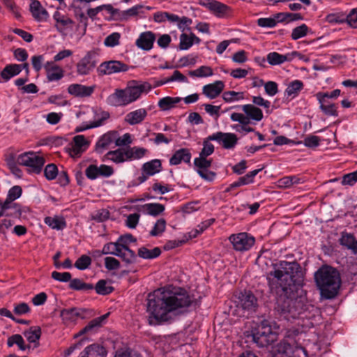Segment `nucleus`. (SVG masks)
Masks as SVG:
<instances>
[{
    "mask_svg": "<svg viewBox=\"0 0 357 357\" xmlns=\"http://www.w3.org/2000/svg\"><path fill=\"white\" fill-rule=\"evenodd\" d=\"M266 279L276 295L275 310L280 319H294L307 310L306 291L303 288L304 276L298 262L280 261L273 264Z\"/></svg>",
    "mask_w": 357,
    "mask_h": 357,
    "instance_id": "f257e3e1",
    "label": "nucleus"
},
{
    "mask_svg": "<svg viewBox=\"0 0 357 357\" xmlns=\"http://www.w3.org/2000/svg\"><path fill=\"white\" fill-rule=\"evenodd\" d=\"M192 303V298L183 288H174L170 291L158 289L148 296V323L156 326L167 321L171 319L170 312L190 307Z\"/></svg>",
    "mask_w": 357,
    "mask_h": 357,
    "instance_id": "f03ea898",
    "label": "nucleus"
},
{
    "mask_svg": "<svg viewBox=\"0 0 357 357\" xmlns=\"http://www.w3.org/2000/svg\"><path fill=\"white\" fill-rule=\"evenodd\" d=\"M314 277L321 298L333 299L338 294L341 278L336 268L324 265L314 273Z\"/></svg>",
    "mask_w": 357,
    "mask_h": 357,
    "instance_id": "7ed1b4c3",
    "label": "nucleus"
},
{
    "mask_svg": "<svg viewBox=\"0 0 357 357\" xmlns=\"http://www.w3.org/2000/svg\"><path fill=\"white\" fill-rule=\"evenodd\" d=\"M17 162L20 165L26 167L29 173L38 174L42 172L45 160L37 153L29 151L18 155Z\"/></svg>",
    "mask_w": 357,
    "mask_h": 357,
    "instance_id": "20e7f679",
    "label": "nucleus"
},
{
    "mask_svg": "<svg viewBox=\"0 0 357 357\" xmlns=\"http://www.w3.org/2000/svg\"><path fill=\"white\" fill-rule=\"evenodd\" d=\"M251 338L259 347H266L276 340L277 335L271 328H255L252 331Z\"/></svg>",
    "mask_w": 357,
    "mask_h": 357,
    "instance_id": "39448f33",
    "label": "nucleus"
},
{
    "mask_svg": "<svg viewBox=\"0 0 357 357\" xmlns=\"http://www.w3.org/2000/svg\"><path fill=\"white\" fill-rule=\"evenodd\" d=\"M229 240L235 250L245 252L249 250L255 244V238L246 232L231 234Z\"/></svg>",
    "mask_w": 357,
    "mask_h": 357,
    "instance_id": "423d86ee",
    "label": "nucleus"
},
{
    "mask_svg": "<svg viewBox=\"0 0 357 357\" xmlns=\"http://www.w3.org/2000/svg\"><path fill=\"white\" fill-rule=\"evenodd\" d=\"M208 140L217 142L225 149H233L238 144V138L234 133L220 131L208 136Z\"/></svg>",
    "mask_w": 357,
    "mask_h": 357,
    "instance_id": "0eeeda50",
    "label": "nucleus"
},
{
    "mask_svg": "<svg viewBox=\"0 0 357 357\" xmlns=\"http://www.w3.org/2000/svg\"><path fill=\"white\" fill-rule=\"evenodd\" d=\"M128 96L130 103L137 100L142 93H148L151 89L149 82L139 83L136 80L130 82L126 87Z\"/></svg>",
    "mask_w": 357,
    "mask_h": 357,
    "instance_id": "6e6552de",
    "label": "nucleus"
},
{
    "mask_svg": "<svg viewBox=\"0 0 357 357\" xmlns=\"http://www.w3.org/2000/svg\"><path fill=\"white\" fill-rule=\"evenodd\" d=\"M128 66L121 61L111 60L102 63L98 68L99 72L103 75H111L113 73L126 72Z\"/></svg>",
    "mask_w": 357,
    "mask_h": 357,
    "instance_id": "1a4fd4ad",
    "label": "nucleus"
},
{
    "mask_svg": "<svg viewBox=\"0 0 357 357\" xmlns=\"http://www.w3.org/2000/svg\"><path fill=\"white\" fill-rule=\"evenodd\" d=\"M94 56V53L88 52L86 54L82 59H81V60L76 65L77 74L85 75L90 73V72L96 66Z\"/></svg>",
    "mask_w": 357,
    "mask_h": 357,
    "instance_id": "9d476101",
    "label": "nucleus"
},
{
    "mask_svg": "<svg viewBox=\"0 0 357 357\" xmlns=\"http://www.w3.org/2000/svg\"><path fill=\"white\" fill-rule=\"evenodd\" d=\"M53 19L55 21L54 27L61 34H66L68 29H72L73 27L74 21L58 10L54 13Z\"/></svg>",
    "mask_w": 357,
    "mask_h": 357,
    "instance_id": "9b49d317",
    "label": "nucleus"
},
{
    "mask_svg": "<svg viewBox=\"0 0 357 357\" xmlns=\"http://www.w3.org/2000/svg\"><path fill=\"white\" fill-rule=\"evenodd\" d=\"M295 349L305 352V349L301 346H298L295 340L289 336L281 341L277 348L278 353L284 354V357H291V354L294 352Z\"/></svg>",
    "mask_w": 357,
    "mask_h": 357,
    "instance_id": "f8f14e48",
    "label": "nucleus"
},
{
    "mask_svg": "<svg viewBox=\"0 0 357 357\" xmlns=\"http://www.w3.org/2000/svg\"><path fill=\"white\" fill-rule=\"evenodd\" d=\"M107 103L111 106H124L130 104L126 88L116 89L114 93L107 97Z\"/></svg>",
    "mask_w": 357,
    "mask_h": 357,
    "instance_id": "ddd939ff",
    "label": "nucleus"
},
{
    "mask_svg": "<svg viewBox=\"0 0 357 357\" xmlns=\"http://www.w3.org/2000/svg\"><path fill=\"white\" fill-rule=\"evenodd\" d=\"M155 38V34L153 32L151 31H144L139 34L135 41V45L142 50L149 51L153 48Z\"/></svg>",
    "mask_w": 357,
    "mask_h": 357,
    "instance_id": "4468645a",
    "label": "nucleus"
},
{
    "mask_svg": "<svg viewBox=\"0 0 357 357\" xmlns=\"http://www.w3.org/2000/svg\"><path fill=\"white\" fill-rule=\"evenodd\" d=\"M239 303L242 308L248 312H255L258 306L257 298L250 291H245L241 294Z\"/></svg>",
    "mask_w": 357,
    "mask_h": 357,
    "instance_id": "2eb2a0df",
    "label": "nucleus"
},
{
    "mask_svg": "<svg viewBox=\"0 0 357 357\" xmlns=\"http://www.w3.org/2000/svg\"><path fill=\"white\" fill-rule=\"evenodd\" d=\"M128 149L125 148H119L114 151L107 152L102 158V160H111L115 163H122L127 160H130Z\"/></svg>",
    "mask_w": 357,
    "mask_h": 357,
    "instance_id": "dca6fc26",
    "label": "nucleus"
},
{
    "mask_svg": "<svg viewBox=\"0 0 357 357\" xmlns=\"http://www.w3.org/2000/svg\"><path fill=\"white\" fill-rule=\"evenodd\" d=\"M44 68L46 71L47 78L49 82L58 81L62 79L64 76L63 70L55 64L54 61H47Z\"/></svg>",
    "mask_w": 357,
    "mask_h": 357,
    "instance_id": "f3484780",
    "label": "nucleus"
},
{
    "mask_svg": "<svg viewBox=\"0 0 357 357\" xmlns=\"http://www.w3.org/2000/svg\"><path fill=\"white\" fill-rule=\"evenodd\" d=\"M94 86H85L79 84H72L68 87V92L75 97H89L94 91Z\"/></svg>",
    "mask_w": 357,
    "mask_h": 357,
    "instance_id": "a211bd4d",
    "label": "nucleus"
},
{
    "mask_svg": "<svg viewBox=\"0 0 357 357\" xmlns=\"http://www.w3.org/2000/svg\"><path fill=\"white\" fill-rule=\"evenodd\" d=\"M300 54L298 52H292L290 54L285 55L280 54L276 52H270L267 54V61L272 66L280 65L285 61H291L294 56H298Z\"/></svg>",
    "mask_w": 357,
    "mask_h": 357,
    "instance_id": "6ab92c4d",
    "label": "nucleus"
},
{
    "mask_svg": "<svg viewBox=\"0 0 357 357\" xmlns=\"http://www.w3.org/2000/svg\"><path fill=\"white\" fill-rule=\"evenodd\" d=\"M117 135V132L115 131H110L104 134L96 142V151L102 153L114 141Z\"/></svg>",
    "mask_w": 357,
    "mask_h": 357,
    "instance_id": "aec40b11",
    "label": "nucleus"
},
{
    "mask_svg": "<svg viewBox=\"0 0 357 357\" xmlns=\"http://www.w3.org/2000/svg\"><path fill=\"white\" fill-rule=\"evenodd\" d=\"M225 87L224 82L222 81H215L212 84H208L203 87V93L211 99L218 97L223 91Z\"/></svg>",
    "mask_w": 357,
    "mask_h": 357,
    "instance_id": "412c9836",
    "label": "nucleus"
},
{
    "mask_svg": "<svg viewBox=\"0 0 357 357\" xmlns=\"http://www.w3.org/2000/svg\"><path fill=\"white\" fill-rule=\"evenodd\" d=\"M191 160V153L189 149L183 148L177 150L169 159L171 165H177L182 162L190 163Z\"/></svg>",
    "mask_w": 357,
    "mask_h": 357,
    "instance_id": "4be33fe9",
    "label": "nucleus"
},
{
    "mask_svg": "<svg viewBox=\"0 0 357 357\" xmlns=\"http://www.w3.org/2000/svg\"><path fill=\"white\" fill-rule=\"evenodd\" d=\"M30 11L34 19L38 22L45 20L48 17L47 11L42 6L40 2L38 0L32 1L30 4Z\"/></svg>",
    "mask_w": 357,
    "mask_h": 357,
    "instance_id": "5701e85b",
    "label": "nucleus"
},
{
    "mask_svg": "<svg viewBox=\"0 0 357 357\" xmlns=\"http://www.w3.org/2000/svg\"><path fill=\"white\" fill-rule=\"evenodd\" d=\"M116 256L120 257L126 264H132L136 262L137 255L135 252L124 245H120Z\"/></svg>",
    "mask_w": 357,
    "mask_h": 357,
    "instance_id": "b1692460",
    "label": "nucleus"
},
{
    "mask_svg": "<svg viewBox=\"0 0 357 357\" xmlns=\"http://www.w3.org/2000/svg\"><path fill=\"white\" fill-rule=\"evenodd\" d=\"M203 6L207 7L211 11H212L216 16L219 17H224L227 12L229 10V8L218 1H212L207 3H202Z\"/></svg>",
    "mask_w": 357,
    "mask_h": 357,
    "instance_id": "393cba45",
    "label": "nucleus"
},
{
    "mask_svg": "<svg viewBox=\"0 0 357 357\" xmlns=\"http://www.w3.org/2000/svg\"><path fill=\"white\" fill-rule=\"evenodd\" d=\"M261 170V169H255L248 172L243 176L238 178V179L231 183L229 187L226 190L227 192L231 190V189L240 187L241 185H248L253 183L255 176Z\"/></svg>",
    "mask_w": 357,
    "mask_h": 357,
    "instance_id": "a878e982",
    "label": "nucleus"
},
{
    "mask_svg": "<svg viewBox=\"0 0 357 357\" xmlns=\"http://www.w3.org/2000/svg\"><path fill=\"white\" fill-rule=\"evenodd\" d=\"M340 243L342 245L351 250L353 254H357V239H356L354 234L342 232L340 238Z\"/></svg>",
    "mask_w": 357,
    "mask_h": 357,
    "instance_id": "bb28decb",
    "label": "nucleus"
},
{
    "mask_svg": "<svg viewBox=\"0 0 357 357\" xmlns=\"http://www.w3.org/2000/svg\"><path fill=\"white\" fill-rule=\"evenodd\" d=\"M142 170L144 174L153 176L162 170V162L159 159H153L143 164Z\"/></svg>",
    "mask_w": 357,
    "mask_h": 357,
    "instance_id": "cd10ccee",
    "label": "nucleus"
},
{
    "mask_svg": "<svg viewBox=\"0 0 357 357\" xmlns=\"http://www.w3.org/2000/svg\"><path fill=\"white\" fill-rule=\"evenodd\" d=\"M109 113L105 111H100L96 113V119L91 122L90 124L86 125L84 127L77 128V131L80 132L86 129L97 128L102 126L107 119L109 118Z\"/></svg>",
    "mask_w": 357,
    "mask_h": 357,
    "instance_id": "c85d7f7f",
    "label": "nucleus"
},
{
    "mask_svg": "<svg viewBox=\"0 0 357 357\" xmlns=\"http://www.w3.org/2000/svg\"><path fill=\"white\" fill-rule=\"evenodd\" d=\"M242 109L252 120L260 121L263 119L262 110L254 105H244Z\"/></svg>",
    "mask_w": 357,
    "mask_h": 357,
    "instance_id": "c756f323",
    "label": "nucleus"
},
{
    "mask_svg": "<svg viewBox=\"0 0 357 357\" xmlns=\"http://www.w3.org/2000/svg\"><path fill=\"white\" fill-rule=\"evenodd\" d=\"M147 115L145 109H139L128 113L126 116V121L130 125H135L144 121Z\"/></svg>",
    "mask_w": 357,
    "mask_h": 357,
    "instance_id": "7c9ffc66",
    "label": "nucleus"
},
{
    "mask_svg": "<svg viewBox=\"0 0 357 357\" xmlns=\"http://www.w3.org/2000/svg\"><path fill=\"white\" fill-rule=\"evenodd\" d=\"M41 328L39 326H31L25 331L23 335L30 343H34L35 347L39 345V340L41 336Z\"/></svg>",
    "mask_w": 357,
    "mask_h": 357,
    "instance_id": "2f4dec72",
    "label": "nucleus"
},
{
    "mask_svg": "<svg viewBox=\"0 0 357 357\" xmlns=\"http://www.w3.org/2000/svg\"><path fill=\"white\" fill-rule=\"evenodd\" d=\"M85 354L82 357H106L107 351L104 347L93 344L85 349Z\"/></svg>",
    "mask_w": 357,
    "mask_h": 357,
    "instance_id": "473e14b6",
    "label": "nucleus"
},
{
    "mask_svg": "<svg viewBox=\"0 0 357 357\" xmlns=\"http://www.w3.org/2000/svg\"><path fill=\"white\" fill-rule=\"evenodd\" d=\"M60 316L66 323L74 322L81 316L79 310L76 307L63 309L61 311Z\"/></svg>",
    "mask_w": 357,
    "mask_h": 357,
    "instance_id": "72a5a7b5",
    "label": "nucleus"
},
{
    "mask_svg": "<svg viewBox=\"0 0 357 357\" xmlns=\"http://www.w3.org/2000/svg\"><path fill=\"white\" fill-rule=\"evenodd\" d=\"M108 315L109 313L92 319L84 328L79 331V333L75 335V337H77L84 333H86L93 330L95 328L101 326L102 321L107 318Z\"/></svg>",
    "mask_w": 357,
    "mask_h": 357,
    "instance_id": "f704fd0d",
    "label": "nucleus"
},
{
    "mask_svg": "<svg viewBox=\"0 0 357 357\" xmlns=\"http://www.w3.org/2000/svg\"><path fill=\"white\" fill-rule=\"evenodd\" d=\"M108 315L109 313L92 319L84 328L79 331V333L75 335V337H77L84 333H86L93 330L95 328L101 326L102 321L107 318Z\"/></svg>",
    "mask_w": 357,
    "mask_h": 357,
    "instance_id": "c9c22d12",
    "label": "nucleus"
},
{
    "mask_svg": "<svg viewBox=\"0 0 357 357\" xmlns=\"http://www.w3.org/2000/svg\"><path fill=\"white\" fill-rule=\"evenodd\" d=\"M303 87L304 84L302 81L298 79L294 80L288 84L285 90V94L287 96V97L294 98L298 96L299 93L303 90Z\"/></svg>",
    "mask_w": 357,
    "mask_h": 357,
    "instance_id": "e433bc0d",
    "label": "nucleus"
},
{
    "mask_svg": "<svg viewBox=\"0 0 357 357\" xmlns=\"http://www.w3.org/2000/svg\"><path fill=\"white\" fill-rule=\"evenodd\" d=\"M161 250L155 247L152 250L143 246L138 249L137 255L144 259H153L158 257L161 255Z\"/></svg>",
    "mask_w": 357,
    "mask_h": 357,
    "instance_id": "4c0bfd02",
    "label": "nucleus"
},
{
    "mask_svg": "<svg viewBox=\"0 0 357 357\" xmlns=\"http://www.w3.org/2000/svg\"><path fill=\"white\" fill-rule=\"evenodd\" d=\"M144 8L150 10L151 7H145L142 5H136L126 10L121 12L120 19L123 20H127L130 17L137 16L141 13H144L143 10Z\"/></svg>",
    "mask_w": 357,
    "mask_h": 357,
    "instance_id": "58836bf2",
    "label": "nucleus"
},
{
    "mask_svg": "<svg viewBox=\"0 0 357 357\" xmlns=\"http://www.w3.org/2000/svg\"><path fill=\"white\" fill-rule=\"evenodd\" d=\"M320 104V109L327 116H337L338 115L335 104L328 100L317 98Z\"/></svg>",
    "mask_w": 357,
    "mask_h": 357,
    "instance_id": "ea45409f",
    "label": "nucleus"
},
{
    "mask_svg": "<svg viewBox=\"0 0 357 357\" xmlns=\"http://www.w3.org/2000/svg\"><path fill=\"white\" fill-rule=\"evenodd\" d=\"M21 72V66L19 64L7 65L1 72V77L6 81L10 79L12 77L17 75Z\"/></svg>",
    "mask_w": 357,
    "mask_h": 357,
    "instance_id": "a19ab883",
    "label": "nucleus"
},
{
    "mask_svg": "<svg viewBox=\"0 0 357 357\" xmlns=\"http://www.w3.org/2000/svg\"><path fill=\"white\" fill-rule=\"evenodd\" d=\"M181 98L167 96L161 98L158 102V107L162 111L169 110L174 108L176 104L181 102Z\"/></svg>",
    "mask_w": 357,
    "mask_h": 357,
    "instance_id": "79ce46f5",
    "label": "nucleus"
},
{
    "mask_svg": "<svg viewBox=\"0 0 357 357\" xmlns=\"http://www.w3.org/2000/svg\"><path fill=\"white\" fill-rule=\"evenodd\" d=\"M45 223L54 229L61 230L66 227V222L63 218L46 217Z\"/></svg>",
    "mask_w": 357,
    "mask_h": 357,
    "instance_id": "37998d69",
    "label": "nucleus"
},
{
    "mask_svg": "<svg viewBox=\"0 0 357 357\" xmlns=\"http://www.w3.org/2000/svg\"><path fill=\"white\" fill-rule=\"evenodd\" d=\"M69 288L77 291H88L93 289V285L84 282L81 279H71L69 283Z\"/></svg>",
    "mask_w": 357,
    "mask_h": 357,
    "instance_id": "c03bdc74",
    "label": "nucleus"
},
{
    "mask_svg": "<svg viewBox=\"0 0 357 357\" xmlns=\"http://www.w3.org/2000/svg\"><path fill=\"white\" fill-rule=\"evenodd\" d=\"M96 293L100 295H108L114 291V287L110 285H107V282L105 280H100L93 287Z\"/></svg>",
    "mask_w": 357,
    "mask_h": 357,
    "instance_id": "a18cd8bd",
    "label": "nucleus"
},
{
    "mask_svg": "<svg viewBox=\"0 0 357 357\" xmlns=\"http://www.w3.org/2000/svg\"><path fill=\"white\" fill-rule=\"evenodd\" d=\"M17 344L19 349L22 351L26 350L27 348H30L29 345H26L24 340L21 335L15 334L8 337L7 344L9 347Z\"/></svg>",
    "mask_w": 357,
    "mask_h": 357,
    "instance_id": "49530a36",
    "label": "nucleus"
},
{
    "mask_svg": "<svg viewBox=\"0 0 357 357\" xmlns=\"http://www.w3.org/2000/svg\"><path fill=\"white\" fill-rule=\"evenodd\" d=\"M188 74L191 77H204L213 75V72L211 67L202 66L195 70L190 71Z\"/></svg>",
    "mask_w": 357,
    "mask_h": 357,
    "instance_id": "de8ad7c7",
    "label": "nucleus"
},
{
    "mask_svg": "<svg viewBox=\"0 0 357 357\" xmlns=\"http://www.w3.org/2000/svg\"><path fill=\"white\" fill-rule=\"evenodd\" d=\"M144 208L147 211L149 215L153 216L158 215L165 211L164 205L159 203L146 204L144 206Z\"/></svg>",
    "mask_w": 357,
    "mask_h": 357,
    "instance_id": "09e8293b",
    "label": "nucleus"
},
{
    "mask_svg": "<svg viewBox=\"0 0 357 357\" xmlns=\"http://www.w3.org/2000/svg\"><path fill=\"white\" fill-rule=\"evenodd\" d=\"M309 28L305 24L295 27L291 32V37L292 40H296L301 38L305 36L308 33Z\"/></svg>",
    "mask_w": 357,
    "mask_h": 357,
    "instance_id": "8fccbe9b",
    "label": "nucleus"
},
{
    "mask_svg": "<svg viewBox=\"0 0 357 357\" xmlns=\"http://www.w3.org/2000/svg\"><path fill=\"white\" fill-rule=\"evenodd\" d=\"M223 100L227 102H231L235 100H240L244 98L243 92H236L234 91H225L222 94Z\"/></svg>",
    "mask_w": 357,
    "mask_h": 357,
    "instance_id": "3c124183",
    "label": "nucleus"
},
{
    "mask_svg": "<svg viewBox=\"0 0 357 357\" xmlns=\"http://www.w3.org/2000/svg\"><path fill=\"white\" fill-rule=\"evenodd\" d=\"M91 261L89 256L83 255L76 260L74 266L79 270H85L90 266Z\"/></svg>",
    "mask_w": 357,
    "mask_h": 357,
    "instance_id": "603ef678",
    "label": "nucleus"
},
{
    "mask_svg": "<svg viewBox=\"0 0 357 357\" xmlns=\"http://www.w3.org/2000/svg\"><path fill=\"white\" fill-rule=\"evenodd\" d=\"M128 153H129V157L130 160L132 159H140L144 157L147 152V149L142 147L134 146L132 148H127Z\"/></svg>",
    "mask_w": 357,
    "mask_h": 357,
    "instance_id": "864d4df0",
    "label": "nucleus"
},
{
    "mask_svg": "<svg viewBox=\"0 0 357 357\" xmlns=\"http://www.w3.org/2000/svg\"><path fill=\"white\" fill-rule=\"evenodd\" d=\"M121 34L118 32H114L107 36L104 40V45L107 47H115L120 43Z\"/></svg>",
    "mask_w": 357,
    "mask_h": 357,
    "instance_id": "5fc2aeb1",
    "label": "nucleus"
},
{
    "mask_svg": "<svg viewBox=\"0 0 357 357\" xmlns=\"http://www.w3.org/2000/svg\"><path fill=\"white\" fill-rule=\"evenodd\" d=\"M166 228V221L163 218L157 220L153 229L150 231V235L157 236L162 234Z\"/></svg>",
    "mask_w": 357,
    "mask_h": 357,
    "instance_id": "6e6d98bb",
    "label": "nucleus"
},
{
    "mask_svg": "<svg viewBox=\"0 0 357 357\" xmlns=\"http://www.w3.org/2000/svg\"><path fill=\"white\" fill-rule=\"evenodd\" d=\"M320 137L316 135H309L306 137L303 142H298V144L303 143L305 146L314 149L320 144Z\"/></svg>",
    "mask_w": 357,
    "mask_h": 357,
    "instance_id": "4d7b16f0",
    "label": "nucleus"
},
{
    "mask_svg": "<svg viewBox=\"0 0 357 357\" xmlns=\"http://www.w3.org/2000/svg\"><path fill=\"white\" fill-rule=\"evenodd\" d=\"M207 157L199 156L194 160V165L197 169H208L212 165V160H208Z\"/></svg>",
    "mask_w": 357,
    "mask_h": 357,
    "instance_id": "13d9d810",
    "label": "nucleus"
},
{
    "mask_svg": "<svg viewBox=\"0 0 357 357\" xmlns=\"http://www.w3.org/2000/svg\"><path fill=\"white\" fill-rule=\"evenodd\" d=\"M120 245L118 244L117 241L116 242H110L106 243L101 251L102 255H112L116 256L118 249Z\"/></svg>",
    "mask_w": 357,
    "mask_h": 357,
    "instance_id": "bf43d9fd",
    "label": "nucleus"
},
{
    "mask_svg": "<svg viewBox=\"0 0 357 357\" xmlns=\"http://www.w3.org/2000/svg\"><path fill=\"white\" fill-rule=\"evenodd\" d=\"M58 168L54 163L47 165L44 169V175L47 180H53L58 175Z\"/></svg>",
    "mask_w": 357,
    "mask_h": 357,
    "instance_id": "052dcab7",
    "label": "nucleus"
},
{
    "mask_svg": "<svg viewBox=\"0 0 357 357\" xmlns=\"http://www.w3.org/2000/svg\"><path fill=\"white\" fill-rule=\"evenodd\" d=\"M105 268L109 271L118 270L121 264L120 261L114 257H107L105 258Z\"/></svg>",
    "mask_w": 357,
    "mask_h": 357,
    "instance_id": "680f3d73",
    "label": "nucleus"
},
{
    "mask_svg": "<svg viewBox=\"0 0 357 357\" xmlns=\"http://www.w3.org/2000/svg\"><path fill=\"white\" fill-rule=\"evenodd\" d=\"M357 182V170L351 173L344 174L342 176V184L343 185H354Z\"/></svg>",
    "mask_w": 357,
    "mask_h": 357,
    "instance_id": "e2e57ef3",
    "label": "nucleus"
},
{
    "mask_svg": "<svg viewBox=\"0 0 357 357\" xmlns=\"http://www.w3.org/2000/svg\"><path fill=\"white\" fill-rule=\"evenodd\" d=\"M109 218V212L104 208L96 211L92 215V219L97 222H104Z\"/></svg>",
    "mask_w": 357,
    "mask_h": 357,
    "instance_id": "0e129e2a",
    "label": "nucleus"
},
{
    "mask_svg": "<svg viewBox=\"0 0 357 357\" xmlns=\"http://www.w3.org/2000/svg\"><path fill=\"white\" fill-rule=\"evenodd\" d=\"M257 25L261 27L273 28L277 23L274 17H261L257 20Z\"/></svg>",
    "mask_w": 357,
    "mask_h": 357,
    "instance_id": "69168bd1",
    "label": "nucleus"
},
{
    "mask_svg": "<svg viewBox=\"0 0 357 357\" xmlns=\"http://www.w3.org/2000/svg\"><path fill=\"white\" fill-rule=\"evenodd\" d=\"M208 137L203 142V148L199 153L200 156L208 157L214 152V146L209 142Z\"/></svg>",
    "mask_w": 357,
    "mask_h": 357,
    "instance_id": "338daca9",
    "label": "nucleus"
},
{
    "mask_svg": "<svg viewBox=\"0 0 357 357\" xmlns=\"http://www.w3.org/2000/svg\"><path fill=\"white\" fill-rule=\"evenodd\" d=\"M193 45V40L190 36L186 33H182L180 36L179 48L181 50H188Z\"/></svg>",
    "mask_w": 357,
    "mask_h": 357,
    "instance_id": "774afa93",
    "label": "nucleus"
}]
</instances>
